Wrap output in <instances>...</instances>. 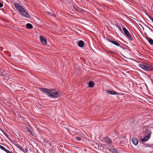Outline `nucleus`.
Masks as SVG:
<instances>
[{
    "instance_id": "obj_20",
    "label": "nucleus",
    "mask_w": 153,
    "mask_h": 153,
    "mask_svg": "<svg viewBox=\"0 0 153 153\" xmlns=\"http://www.w3.org/2000/svg\"><path fill=\"white\" fill-rule=\"evenodd\" d=\"M28 151V149H25L24 150V151L23 152H24L25 153L26 152H27Z\"/></svg>"
},
{
    "instance_id": "obj_24",
    "label": "nucleus",
    "mask_w": 153,
    "mask_h": 153,
    "mask_svg": "<svg viewBox=\"0 0 153 153\" xmlns=\"http://www.w3.org/2000/svg\"><path fill=\"white\" fill-rule=\"evenodd\" d=\"M107 40L108 42H111L113 41L111 40V39H107Z\"/></svg>"
},
{
    "instance_id": "obj_27",
    "label": "nucleus",
    "mask_w": 153,
    "mask_h": 153,
    "mask_svg": "<svg viewBox=\"0 0 153 153\" xmlns=\"http://www.w3.org/2000/svg\"><path fill=\"white\" fill-rule=\"evenodd\" d=\"M123 140H125L126 141V142H127V141H126V138H124Z\"/></svg>"
},
{
    "instance_id": "obj_2",
    "label": "nucleus",
    "mask_w": 153,
    "mask_h": 153,
    "mask_svg": "<svg viewBox=\"0 0 153 153\" xmlns=\"http://www.w3.org/2000/svg\"><path fill=\"white\" fill-rule=\"evenodd\" d=\"M143 131L145 134V137L141 138V141H147L150 137V135L153 131V127L150 126H145L143 128Z\"/></svg>"
},
{
    "instance_id": "obj_1",
    "label": "nucleus",
    "mask_w": 153,
    "mask_h": 153,
    "mask_svg": "<svg viewBox=\"0 0 153 153\" xmlns=\"http://www.w3.org/2000/svg\"><path fill=\"white\" fill-rule=\"evenodd\" d=\"M39 89L43 92L46 94L48 96L51 98H57L61 96V94L57 90L53 89H50L40 88Z\"/></svg>"
},
{
    "instance_id": "obj_4",
    "label": "nucleus",
    "mask_w": 153,
    "mask_h": 153,
    "mask_svg": "<svg viewBox=\"0 0 153 153\" xmlns=\"http://www.w3.org/2000/svg\"><path fill=\"white\" fill-rule=\"evenodd\" d=\"M139 65L142 69L146 71H151L153 69L152 65L148 63H143L139 64Z\"/></svg>"
},
{
    "instance_id": "obj_28",
    "label": "nucleus",
    "mask_w": 153,
    "mask_h": 153,
    "mask_svg": "<svg viewBox=\"0 0 153 153\" xmlns=\"http://www.w3.org/2000/svg\"><path fill=\"white\" fill-rule=\"evenodd\" d=\"M116 27H117V28H118L119 26L118 25H116Z\"/></svg>"
},
{
    "instance_id": "obj_23",
    "label": "nucleus",
    "mask_w": 153,
    "mask_h": 153,
    "mask_svg": "<svg viewBox=\"0 0 153 153\" xmlns=\"http://www.w3.org/2000/svg\"><path fill=\"white\" fill-rule=\"evenodd\" d=\"M3 6V4L1 3H0V7H2Z\"/></svg>"
},
{
    "instance_id": "obj_21",
    "label": "nucleus",
    "mask_w": 153,
    "mask_h": 153,
    "mask_svg": "<svg viewBox=\"0 0 153 153\" xmlns=\"http://www.w3.org/2000/svg\"><path fill=\"white\" fill-rule=\"evenodd\" d=\"M27 130V131L30 133L31 134H32V133L31 132V131L29 129H28Z\"/></svg>"
},
{
    "instance_id": "obj_26",
    "label": "nucleus",
    "mask_w": 153,
    "mask_h": 153,
    "mask_svg": "<svg viewBox=\"0 0 153 153\" xmlns=\"http://www.w3.org/2000/svg\"><path fill=\"white\" fill-rule=\"evenodd\" d=\"M121 143H122L123 144H125V143L124 142H120V144H121Z\"/></svg>"
},
{
    "instance_id": "obj_29",
    "label": "nucleus",
    "mask_w": 153,
    "mask_h": 153,
    "mask_svg": "<svg viewBox=\"0 0 153 153\" xmlns=\"http://www.w3.org/2000/svg\"><path fill=\"white\" fill-rule=\"evenodd\" d=\"M118 29L119 30H120V31H122V30H121V28L120 27L118 28Z\"/></svg>"
},
{
    "instance_id": "obj_31",
    "label": "nucleus",
    "mask_w": 153,
    "mask_h": 153,
    "mask_svg": "<svg viewBox=\"0 0 153 153\" xmlns=\"http://www.w3.org/2000/svg\"><path fill=\"white\" fill-rule=\"evenodd\" d=\"M120 27V26H119V27H118V29Z\"/></svg>"
},
{
    "instance_id": "obj_6",
    "label": "nucleus",
    "mask_w": 153,
    "mask_h": 153,
    "mask_svg": "<svg viewBox=\"0 0 153 153\" xmlns=\"http://www.w3.org/2000/svg\"><path fill=\"white\" fill-rule=\"evenodd\" d=\"M40 38L41 42L43 45H46L47 44L46 39L42 36H40Z\"/></svg>"
},
{
    "instance_id": "obj_12",
    "label": "nucleus",
    "mask_w": 153,
    "mask_h": 153,
    "mask_svg": "<svg viewBox=\"0 0 153 153\" xmlns=\"http://www.w3.org/2000/svg\"><path fill=\"white\" fill-rule=\"evenodd\" d=\"M84 45V42L82 41L81 40L78 43V45L80 47H82Z\"/></svg>"
},
{
    "instance_id": "obj_5",
    "label": "nucleus",
    "mask_w": 153,
    "mask_h": 153,
    "mask_svg": "<svg viewBox=\"0 0 153 153\" xmlns=\"http://www.w3.org/2000/svg\"><path fill=\"white\" fill-rule=\"evenodd\" d=\"M124 33L126 35L127 37L130 40H132L131 36L125 27L123 28Z\"/></svg>"
},
{
    "instance_id": "obj_9",
    "label": "nucleus",
    "mask_w": 153,
    "mask_h": 153,
    "mask_svg": "<svg viewBox=\"0 0 153 153\" xmlns=\"http://www.w3.org/2000/svg\"><path fill=\"white\" fill-rule=\"evenodd\" d=\"M0 148L2 150L4 151L7 153H12V152H10L9 150L6 149L4 146L0 145Z\"/></svg>"
},
{
    "instance_id": "obj_10",
    "label": "nucleus",
    "mask_w": 153,
    "mask_h": 153,
    "mask_svg": "<svg viewBox=\"0 0 153 153\" xmlns=\"http://www.w3.org/2000/svg\"><path fill=\"white\" fill-rule=\"evenodd\" d=\"M146 39L151 45H153V40L152 39L149 37H147Z\"/></svg>"
},
{
    "instance_id": "obj_15",
    "label": "nucleus",
    "mask_w": 153,
    "mask_h": 153,
    "mask_svg": "<svg viewBox=\"0 0 153 153\" xmlns=\"http://www.w3.org/2000/svg\"><path fill=\"white\" fill-rule=\"evenodd\" d=\"M94 84L92 82H89L88 85L89 87H93Z\"/></svg>"
},
{
    "instance_id": "obj_22",
    "label": "nucleus",
    "mask_w": 153,
    "mask_h": 153,
    "mask_svg": "<svg viewBox=\"0 0 153 153\" xmlns=\"http://www.w3.org/2000/svg\"><path fill=\"white\" fill-rule=\"evenodd\" d=\"M3 134H4L7 137V134L6 133H5L3 131Z\"/></svg>"
},
{
    "instance_id": "obj_17",
    "label": "nucleus",
    "mask_w": 153,
    "mask_h": 153,
    "mask_svg": "<svg viewBox=\"0 0 153 153\" xmlns=\"http://www.w3.org/2000/svg\"><path fill=\"white\" fill-rule=\"evenodd\" d=\"M75 139L76 140H78V141H80L81 140V138L80 137H76Z\"/></svg>"
},
{
    "instance_id": "obj_16",
    "label": "nucleus",
    "mask_w": 153,
    "mask_h": 153,
    "mask_svg": "<svg viewBox=\"0 0 153 153\" xmlns=\"http://www.w3.org/2000/svg\"><path fill=\"white\" fill-rule=\"evenodd\" d=\"M111 151L114 153H117V150L115 149H111Z\"/></svg>"
},
{
    "instance_id": "obj_18",
    "label": "nucleus",
    "mask_w": 153,
    "mask_h": 153,
    "mask_svg": "<svg viewBox=\"0 0 153 153\" xmlns=\"http://www.w3.org/2000/svg\"><path fill=\"white\" fill-rule=\"evenodd\" d=\"M19 148L21 150L22 152H23L24 151V149H22V147H19Z\"/></svg>"
},
{
    "instance_id": "obj_14",
    "label": "nucleus",
    "mask_w": 153,
    "mask_h": 153,
    "mask_svg": "<svg viewBox=\"0 0 153 153\" xmlns=\"http://www.w3.org/2000/svg\"><path fill=\"white\" fill-rule=\"evenodd\" d=\"M111 43L118 46H120L121 47V46H120V45L116 41H113L111 42Z\"/></svg>"
},
{
    "instance_id": "obj_30",
    "label": "nucleus",
    "mask_w": 153,
    "mask_h": 153,
    "mask_svg": "<svg viewBox=\"0 0 153 153\" xmlns=\"http://www.w3.org/2000/svg\"><path fill=\"white\" fill-rule=\"evenodd\" d=\"M109 52L111 53H113V51H110Z\"/></svg>"
},
{
    "instance_id": "obj_13",
    "label": "nucleus",
    "mask_w": 153,
    "mask_h": 153,
    "mask_svg": "<svg viewBox=\"0 0 153 153\" xmlns=\"http://www.w3.org/2000/svg\"><path fill=\"white\" fill-rule=\"evenodd\" d=\"M26 27L27 28L31 29L33 27V26L31 24L27 23L26 25Z\"/></svg>"
},
{
    "instance_id": "obj_8",
    "label": "nucleus",
    "mask_w": 153,
    "mask_h": 153,
    "mask_svg": "<svg viewBox=\"0 0 153 153\" xmlns=\"http://www.w3.org/2000/svg\"><path fill=\"white\" fill-rule=\"evenodd\" d=\"M103 141L105 143H107L108 144H110L111 142V140L109 138L107 137L105 138Z\"/></svg>"
},
{
    "instance_id": "obj_7",
    "label": "nucleus",
    "mask_w": 153,
    "mask_h": 153,
    "mask_svg": "<svg viewBox=\"0 0 153 153\" xmlns=\"http://www.w3.org/2000/svg\"><path fill=\"white\" fill-rule=\"evenodd\" d=\"M131 140L133 144L134 145L136 146L137 144L138 141L136 137H134L132 138Z\"/></svg>"
},
{
    "instance_id": "obj_11",
    "label": "nucleus",
    "mask_w": 153,
    "mask_h": 153,
    "mask_svg": "<svg viewBox=\"0 0 153 153\" xmlns=\"http://www.w3.org/2000/svg\"><path fill=\"white\" fill-rule=\"evenodd\" d=\"M107 93L109 94L112 95H115L116 94V92L114 91H111L110 90H108L106 91Z\"/></svg>"
},
{
    "instance_id": "obj_3",
    "label": "nucleus",
    "mask_w": 153,
    "mask_h": 153,
    "mask_svg": "<svg viewBox=\"0 0 153 153\" xmlns=\"http://www.w3.org/2000/svg\"><path fill=\"white\" fill-rule=\"evenodd\" d=\"M15 7L22 15L27 18H29L30 16L26 12L25 10L20 4L18 3H15Z\"/></svg>"
},
{
    "instance_id": "obj_19",
    "label": "nucleus",
    "mask_w": 153,
    "mask_h": 153,
    "mask_svg": "<svg viewBox=\"0 0 153 153\" xmlns=\"http://www.w3.org/2000/svg\"><path fill=\"white\" fill-rule=\"evenodd\" d=\"M149 19L153 22V18L150 16H149Z\"/></svg>"
},
{
    "instance_id": "obj_25",
    "label": "nucleus",
    "mask_w": 153,
    "mask_h": 153,
    "mask_svg": "<svg viewBox=\"0 0 153 153\" xmlns=\"http://www.w3.org/2000/svg\"><path fill=\"white\" fill-rule=\"evenodd\" d=\"M148 28L151 31H153V30L151 29L150 27H148Z\"/></svg>"
}]
</instances>
